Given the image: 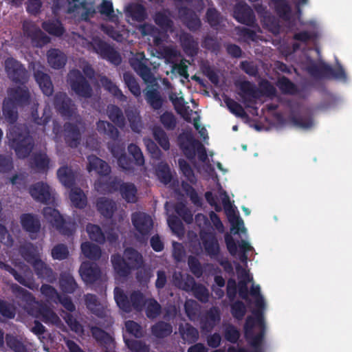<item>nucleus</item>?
Here are the masks:
<instances>
[{"mask_svg":"<svg viewBox=\"0 0 352 352\" xmlns=\"http://www.w3.org/2000/svg\"><path fill=\"white\" fill-rule=\"evenodd\" d=\"M107 148L112 155L117 159L118 166L127 175L134 174L135 166H142L144 164L143 153L140 148L135 144H130L127 148L128 152L133 157V160L126 155L124 144L109 142Z\"/></svg>","mask_w":352,"mask_h":352,"instance_id":"nucleus-1","label":"nucleus"},{"mask_svg":"<svg viewBox=\"0 0 352 352\" xmlns=\"http://www.w3.org/2000/svg\"><path fill=\"white\" fill-rule=\"evenodd\" d=\"M9 144L19 159L28 157L34 147V140L25 126H14L7 133Z\"/></svg>","mask_w":352,"mask_h":352,"instance_id":"nucleus-2","label":"nucleus"},{"mask_svg":"<svg viewBox=\"0 0 352 352\" xmlns=\"http://www.w3.org/2000/svg\"><path fill=\"white\" fill-rule=\"evenodd\" d=\"M235 85L239 89V94L244 102H251V99H258L261 96L274 97L276 95V89L267 80H263L259 82L260 89L256 85L249 80L237 81Z\"/></svg>","mask_w":352,"mask_h":352,"instance_id":"nucleus-3","label":"nucleus"},{"mask_svg":"<svg viewBox=\"0 0 352 352\" xmlns=\"http://www.w3.org/2000/svg\"><path fill=\"white\" fill-rule=\"evenodd\" d=\"M44 218L62 235L70 236L75 232V224L67 221L59 211L52 207H45L43 210Z\"/></svg>","mask_w":352,"mask_h":352,"instance_id":"nucleus-4","label":"nucleus"},{"mask_svg":"<svg viewBox=\"0 0 352 352\" xmlns=\"http://www.w3.org/2000/svg\"><path fill=\"white\" fill-rule=\"evenodd\" d=\"M67 82L76 96L84 98L91 97L92 87L80 70L77 69L70 70L67 74Z\"/></svg>","mask_w":352,"mask_h":352,"instance_id":"nucleus-5","label":"nucleus"},{"mask_svg":"<svg viewBox=\"0 0 352 352\" xmlns=\"http://www.w3.org/2000/svg\"><path fill=\"white\" fill-rule=\"evenodd\" d=\"M53 105L56 112L64 119L70 120L78 113L76 105L64 92H58L54 95Z\"/></svg>","mask_w":352,"mask_h":352,"instance_id":"nucleus-6","label":"nucleus"},{"mask_svg":"<svg viewBox=\"0 0 352 352\" xmlns=\"http://www.w3.org/2000/svg\"><path fill=\"white\" fill-rule=\"evenodd\" d=\"M5 70L8 77L14 82L23 85L28 81V71L19 60L9 57L5 60Z\"/></svg>","mask_w":352,"mask_h":352,"instance_id":"nucleus-7","label":"nucleus"},{"mask_svg":"<svg viewBox=\"0 0 352 352\" xmlns=\"http://www.w3.org/2000/svg\"><path fill=\"white\" fill-rule=\"evenodd\" d=\"M22 26L24 36L31 40L34 47H42L50 42V38L34 23L24 21Z\"/></svg>","mask_w":352,"mask_h":352,"instance_id":"nucleus-8","label":"nucleus"},{"mask_svg":"<svg viewBox=\"0 0 352 352\" xmlns=\"http://www.w3.org/2000/svg\"><path fill=\"white\" fill-rule=\"evenodd\" d=\"M201 142L195 138L191 130L180 133L177 137V144L188 160H193L196 156V147Z\"/></svg>","mask_w":352,"mask_h":352,"instance_id":"nucleus-9","label":"nucleus"},{"mask_svg":"<svg viewBox=\"0 0 352 352\" xmlns=\"http://www.w3.org/2000/svg\"><path fill=\"white\" fill-rule=\"evenodd\" d=\"M94 51L103 59H106L115 65H119L122 58L118 51L107 42L102 40H95L93 43Z\"/></svg>","mask_w":352,"mask_h":352,"instance_id":"nucleus-10","label":"nucleus"},{"mask_svg":"<svg viewBox=\"0 0 352 352\" xmlns=\"http://www.w3.org/2000/svg\"><path fill=\"white\" fill-rule=\"evenodd\" d=\"M131 221L135 229L142 236H148L153 228L151 217L142 212H135L131 215Z\"/></svg>","mask_w":352,"mask_h":352,"instance_id":"nucleus-11","label":"nucleus"},{"mask_svg":"<svg viewBox=\"0 0 352 352\" xmlns=\"http://www.w3.org/2000/svg\"><path fill=\"white\" fill-rule=\"evenodd\" d=\"M222 204L225 213L231 224V230L234 232V234H239L240 230H245L243 221L236 213L227 195H226L225 197L223 199Z\"/></svg>","mask_w":352,"mask_h":352,"instance_id":"nucleus-12","label":"nucleus"},{"mask_svg":"<svg viewBox=\"0 0 352 352\" xmlns=\"http://www.w3.org/2000/svg\"><path fill=\"white\" fill-rule=\"evenodd\" d=\"M8 97L5 98L19 107H25L30 103V95L26 87H16L8 91Z\"/></svg>","mask_w":352,"mask_h":352,"instance_id":"nucleus-13","label":"nucleus"},{"mask_svg":"<svg viewBox=\"0 0 352 352\" xmlns=\"http://www.w3.org/2000/svg\"><path fill=\"white\" fill-rule=\"evenodd\" d=\"M63 135L66 144L71 148H76L80 144L81 133L75 123L67 122L64 124Z\"/></svg>","mask_w":352,"mask_h":352,"instance_id":"nucleus-14","label":"nucleus"},{"mask_svg":"<svg viewBox=\"0 0 352 352\" xmlns=\"http://www.w3.org/2000/svg\"><path fill=\"white\" fill-rule=\"evenodd\" d=\"M234 17L241 23L252 26L256 18L252 9L246 3H238L234 8Z\"/></svg>","mask_w":352,"mask_h":352,"instance_id":"nucleus-15","label":"nucleus"},{"mask_svg":"<svg viewBox=\"0 0 352 352\" xmlns=\"http://www.w3.org/2000/svg\"><path fill=\"white\" fill-rule=\"evenodd\" d=\"M92 337L105 349L106 352H112L115 348L114 338L104 330L96 326L90 327Z\"/></svg>","mask_w":352,"mask_h":352,"instance_id":"nucleus-16","label":"nucleus"},{"mask_svg":"<svg viewBox=\"0 0 352 352\" xmlns=\"http://www.w3.org/2000/svg\"><path fill=\"white\" fill-rule=\"evenodd\" d=\"M200 239L206 254L211 258L219 255L220 248L214 233L211 232H201Z\"/></svg>","mask_w":352,"mask_h":352,"instance_id":"nucleus-17","label":"nucleus"},{"mask_svg":"<svg viewBox=\"0 0 352 352\" xmlns=\"http://www.w3.org/2000/svg\"><path fill=\"white\" fill-rule=\"evenodd\" d=\"M43 67L34 68V77L41 89L43 94L47 96H50L54 93V85L49 74L44 72Z\"/></svg>","mask_w":352,"mask_h":352,"instance_id":"nucleus-18","label":"nucleus"},{"mask_svg":"<svg viewBox=\"0 0 352 352\" xmlns=\"http://www.w3.org/2000/svg\"><path fill=\"white\" fill-rule=\"evenodd\" d=\"M29 193L35 201L43 204H47L51 199L50 186L43 182L30 186Z\"/></svg>","mask_w":352,"mask_h":352,"instance_id":"nucleus-19","label":"nucleus"},{"mask_svg":"<svg viewBox=\"0 0 352 352\" xmlns=\"http://www.w3.org/2000/svg\"><path fill=\"white\" fill-rule=\"evenodd\" d=\"M54 1V9L60 10L65 4H68L69 7L67 9L68 13H73L76 12L80 7L85 10V12L82 14V18L85 20H87L91 13H94V11H91L90 9L87 8V3L86 1H82L79 4L76 3L78 0H53Z\"/></svg>","mask_w":352,"mask_h":352,"instance_id":"nucleus-20","label":"nucleus"},{"mask_svg":"<svg viewBox=\"0 0 352 352\" xmlns=\"http://www.w3.org/2000/svg\"><path fill=\"white\" fill-rule=\"evenodd\" d=\"M82 279L86 283H94L101 276V271L95 263H83L79 270Z\"/></svg>","mask_w":352,"mask_h":352,"instance_id":"nucleus-21","label":"nucleus"},{"mask_svg":"<svg viewBox=\"0 0 352 352\" xmlns=\"http://www.w3.org/2000/svg\"><path fill=\"white\" fill-rule=\"evenodd\" d=\"M32 266L38 278L45 280L49 283H53L56 280V276L53 270L41 258Z\"/></svg>","mask_w":352,"mask_h":352,"instance_id":"nucleus-22","label":"nucleus"},{"mask_svg":"<svg viewBox=\"0 0 352 352\" xmlns=\"http://www.w3.org/2000/svg\"><path fill=\"white\" fill-rule=\"evenodd\" d=\"M20 221L23 230L30 234H37L41 230V221L36 215L31 213L21 214Z\"/></svg>","mask_w":352,"mask_h":352,"instance_id":"nucleus-23","label":"nucleus"},{"mask_svg":"<svg viewBox=\"0 0 352 352\" xmlns=\"http://www.w3.org/2000/svg\"><path fill=\"white\" fill-rule=\"evenodd\" d=\"M85 303L87 308L93 314L101 318L106 316V309L103 305L100 302L96 295L92 294H85Z\"/></svg>","mask_w":352,"mask_h":352,"instance_id":"nucleus-24","label":"nucleus"},{"mask_svg":"<svg viewBox=\"0 0 352 352\" xmlns=\"http://www.w3.org/2000/svg\"><path fill=\"white\" fill-rule=\"evenodd\" d=\"M111 263L116 274L120 277H127L133 270L125 258L119 254L111 256Z\"/></svg>","mask_w":352,"mask_h":352,"instance_id":"nucleus-25","label":"nucleus"},{"mask_svg":"<svg viewBox=\"0 0 352 352\" xmlns=\"http://www.w3.org/2000/svg\"><path fill=\"white\" fill-rule=\"evenodd\" d=\"M47 60L51 67L59 69L63 68L66 65L67 56L60 50L52 48L47 52Z\"/></svg>","mask_w":352,"mask_h":352,"instance_id":"nucleus-26","label":"nucleus"},{"mask_svg":"<svg viewBox=\"0 0 352 352\" xmlns=\"http://www.w3.org/2000/svg\"><path fill=\"white\" fill-rule=\"evenodd\" d=\"M89 164L87 170L89 172L95 170L100 175L107 176L111 173V167L104 160L96 155H89L88 157Z\"/></svg>","mask_w":352,"mask_h":352,"instance_id":"nucleus-27","label":"nucleus"},{"mask_svg":"<svg viewBox=\"0 0 352 352\" xmlns=\"http://www.w3.org/2000/svg\"><path fill=\"white\" fill-rule=\"evenodd\" d=\"M122 182H123L118 177H114L113 179H100L96 182L95 186L96 190L101 193H112L120 191V187Z\"/></svg>","mask_w":352,"mask_h":352,"instance_id":"nucleus-28","label":"nucleus"},{"mask_svg":"<svg viewBox=\"0 0 352 352\" xmlns=\"http://www.w3.org/2000/svg\"><path fill=\"white\" fill-rule=\"evenodd\" d=\"M57 177L65 187L67 188L74 187L76 176L72 168L67 166L60 167L57 170Z\"/></svg>","mask_w":352,"mask_h":352,"instance_id":"nucleus-29","label":"nucleus"},{"mask_svg":"<svg viewBox=\"0 0 352 352\" xmlns=\"http://www.w3.org/2000/svg\"><path fill=\"white\" fill-rule=\"evenodd\" d=\"M180 44L184 53L188 56H195L198 53V43L188 33L181 34Z\"/></svg>","mask_w":352,"mask_h":352,"instance_id":"nucleus-30","label":"nucleus"},{"mask_svg":"<svg viewBox=\"0 0 352 352\" xmlns=\"http://www.w3.org/2000/svg\"><path fill=\"white\" fill-rule=\"evenodd\" d=\"M42 28L50 35L61 36L65 32V29L58 19H49L43 21L41 24Z\"/></svg>","mask_w":352,"mask_h":352,"instance_id":"nucleus-31","label":"nucleus"},{"mask_svg":"<svg viewBox=\"0 0 352 352\" xmlns=\"http://www.w3.org/2000/svg\"><path fill=\"white\" fill-rule=\"evenodd\" d=\"M96 208L101 215L110 219L113 217L116 206L113 201L106 197H100L96 201Z\"/></svg>","mask_w":352,"mask_h":352,"instance_id":"nucleus-32","label":"nucleus"},{"mask_svg":"<svg viewBox=\"0 0 352 352\" xmlns=\"http://www.w3.org/2000/svg\"><path fill=\"white\" fill-rule=\"evenodd\" d=\"M307 70L311 76L316 78L329 79V72H331V67L324 63L316 64L312 62L307 66Z\"/></svg>","mask_w":352,"mask_h":352,"instance_id":"nucleus-33","label":"nucleus"},{"mask_svg":"<svg viewBox=\"0 0 352 352\" xmlns=\"http://www.w3.org/2000/svg\"><path fill=\"white\" fill-rule=\"evenodd\" d=\"M120 193L122 197L130 204H135L138 201V189L135 185L131 182H122L120 187Z\"/></svg>","mask_w":352,"mask_h":352,"instance_id":"nucleus-34","label":"nucleus"},{"mask_svg":"<svg viewBox=\"0 0 352 352\" xmlns=\"http://www.w3.org/2000/svg\"><path fill=\"white\" fill-rule=\"evenodd\" d=\"M131 66L145 82L151 83L155 80L150 67L142 61L136 59L131 63Z\"/></svg>","mask_w":352,"mask_h":352,"instance_id":"nucleus-35","label":"nucleus"},{"mask_svg":"<svg viewBox=\"0 0 352 352\" xmlns=\"http://www.w3.org/2000/svg\"><path fill=\"white\" fill-rule=\"evenodd\" d=\"M124 256L126 261L133 270H138L142 267L144 261L142 255L133 248H127L124 252Z\"/></svg>","mask_w":352,"mask_h":352,"instance_id":"nucleus-36","label":"nucleus"},{"mask_svg":"<svg viewBox=\"0 0 352 352\" xmlns=\"http://www.w3.org/2000/svg\"><path fill=\"white\" fill-rule=\"evenodd\" d=\"M96 129L99 133L107 135L110 139L116 140L120 132L111 122L100 120L96 122Z\"/></svg>","mask_w":352,"mask_h":352,"instance_id":"nucleus-37","label":"nucleus"},{"mask_svg":"<svg viewBox=\"0 0 352 352\" xmlns=\"http://www.w3.org/2000/svg\"><path fill=\"white\" fill-rule=\"evenodd\" d=\"M179 331L182 338L188 344L195 343L199 339L198 330L189 323L179 325Z\"/></svg>","mask_w":352,"mask_h":352,"instance_id":"nucleus-38","label":"nucleus"},{"mask_svg":"<svg viewBox=\"0 0 352 352\" xmlns=\"http://www.w3.org/2000/svg\"><path fill=\"white\" fill-rule=\"evenodd\" d=\"M100 83L102 87L111 93L113 96L121 102H126L127 100L126 96L123 94L122 90L114 84L111 79L108 77L103 76L100 79Z\"/></svg>","mask_w":352,"mask_h":352,"instance_id":"nucleus-39","label":"nucleus"},{"mask_svg":"<svg viewBox=\"0 0 352 352\" xmlns=\"http://www.w3.org/2000/svg\"><path fill=\"white\" fill-rule=\"evenodd\" d=\"M114 298L121 310L126 313H130L132 311L130 298L122 289L118 287L114 289Z\"/></svg>","mask_w":352,"mask_h":352,"instance_id":"nucleus-40","label":"nucleus"},{"mask_svg":"<svg viewBox=\"0 0 352 352\" xmlns=\"http://www.w3.org/2000/svg\"><path fill=\"white\" fill-rule=\"evenodd\" d=\"M32 167L35 168L38 173H46L49 168L50 159L47 154L37 153L32 158Z\"/></svg>","mask_w":352,"mask_h":352,"instance_id":"nucleus-41","label":"nucleus"},{"mask_svg":"<svg viewBox=\"0 0 352 352\" xmlns=\"http://www.w3.org/2000/svg\"><path fill=\"white\" fill-rule=\"evenodd\" d=\"M70 189L69 198L73 206L79 209L85 208L87 200L82 190L78 187H73Z\"/></svg>","mask_w":352,"mask_h":352,"instance_id":"nucleus-42","label":"nucleus"},{"mask_svg":"<svg viewBox=\"0 0 352 352\" xmlns=\"http://www.w3.org/2000/svg\"><path fill=\"white\" fill-rule=\"evenodd\" d=\"M172 332V325L162 320L157 322L151 327L152 334L157 338H164L170 336Z\"/></svg>","mask_w":352,"mask_h":352,"instance_id":"nucleus-43","label":"nucleus"},{"mask_svg":"<svg viewBox=\"0 0 352 352\" xmlns=\"http://www.w3.org/2000/svg\"><path fill=\"white\" fill-rule=\"evenodd\" d=\"M278 16L285 21H289L292 17V8L287 0H280L273 4Z\"/></svg>","mask_w":352,"mask_h":352,"instance_id":"nucleus-44","label":"nucleus"},{"mask_svg":"<svg viewBox=\"0 0 352 352\" xmlns=\"http://www.w3.org/2000/svg\"><path fill=\"white\" fill-rule=\"evenodd\" d=\"M107 115L110 120L119 127L125 124V118L122 110L115 104H110L107 107Z\"/></svg>","mask_w":352,"mask_h":352,"instance_id":"nucleus-45","label":"nucleus"},{"mask_svg":"<svg viewBox=\"0 0 352 352\" xmlns=\"http://www.w3.org/2000/svg\"><path fill=\"white\" fill-rule=\"evenodd\" d=\"M81 251L85 257L92 261H98L101 256L100 248L88 241L81 244Z\"/></svg>","mask_w":352,"mask_h":352,"instance_id":"nucleus-46","label":"nucleus"},{"mask_svg":"<svg viewBox=\"0 0 352 352\" xmlns=\"http://www.w3.org/2000/svg\"><path fill=\"white\" fill-rule=\"evenodd\" d=\"M7 346L14 352H28L27 346L21 338L11 333H7L5 337Z\"/></svg>","mask_w":352,"mask_h":352,"instance_id":"nucleus-47","label":"nucleus"},{"mask_svg":"<svg viewBox=\"0 0 352 352\" xmlns=\"http://www.w3.org/2000/svg\"><path fill=\"white\" fill-rule=\"evenodd\" d=\"M146 102L154 110H159L162 107L163 99L156 89H150L145 93Z\"/></svg>","mask_w":352,"mask_h":352,"instance_id":"nucleus-48","label":"nucleus"},{"mask_svg":"<svg viewBox=\"0 0 352 352\" xmlns=\"http://www.w3.org/2000/svg\"><path fill=\"white\" fill-rule=\"evenodd\" d=\"M19 107L4 99L3 103V115L6 120L10 124H14L18 120Z\"/></svg>","mask_w":352,"mask_h":352,"instance_id":"nucleus-49","label":"nucleus"},{"mask_svg":"<svg viewBox=\"0 0 352 352\" xmlns=\"http://www.w3.org/2000/svg\"><path fill=\"white\" fill-rule=\"evenodd\" d=\"M153 136L158 144L164 150L170 148V142L166 133L160 126H154L152 129Z\"/></svg>","mask_w":352,"mask_h":352,"instance_id":"nucleus-50","label":"nucleus"},{"mask_svg":"<svg viewBox=\"0 0 352 352\" xmlns=\"http://www.w3.org/2000/svg\"><path fill=\"white\" fill-rule=\"evenodd\" d=\"M59 282L60 289L65 293L73 294L78 287L74 278L70 274H62Z\"/></svg>","mask_w":352,"mask_h":352,"instance_id":"nucleus-51","label":"nucleus"},{"mask_svg":"<svg viewBox=\"0 0 352 352\" xmlns=\"http://www.w3.org/2000/svg\"><path fill=\"white\" fill-rule=\"evenodd\" d=\"M86 231L91 241L99 244H103L105 242L104 234L99 226L88 223L86 226Z\"/></svg>","mask_w":352,"mask_h":352,"instance_id":"nucleus-52","label":"nucleus"},{"mask_svg":"<svg viewBox=\"0 0 352 352\" xmlns=\"http://www.w3.org/2000/svg\"><path fill=\"white\" fill-rule=\"evenodd\" d=\"M276 85L283 94H294L297 91L296 85L285 76L279 77Z\"/></svg>","mask_w":352,"mask_h":352,"instance_id":"nucleus-53","label":"nucleus"},{"mask_svg":"<svg viewBox=\"0 0 352 352\" xmlns=\"http://www.w3.org/2000/svg\"><path fill=\"white\" fill-rule=\"evenodd\" d=\"M123 79L126 86L128 87L131 93L136 97L140 96L141 94V89L134 76L130 72H124L123 74Z\"/></svg>","mask_w":352,"mask_h":352,"instance_id":"nucleus-54","label":"nucleus"},{"mask_svg":"<svg viewBox=\"0 0 352 352\" xmlns=\"http://www.w3.org/2000/svg\"><path fill=\"white\" fill-rule=\"evenodd\" d=\"M220 320L219 311L217 309H210L206 316V319L201 321L202 329H212L217 322Z\"/></svg>","mask_w":352,"mask_h":352,"instance_id":"nucleus-55","label":"nucleus"},{"mask_svg":"<svg viewBox=\"0 0 352 352\" xmlns=\"http://www.w3.org/2000/svg\"><path fill=\"white\" fill-rule=\"evenodd\" d=\"M224 102L229 111L236 116L243 118L247 116V113L243 107L234 99L226 97L224 99Z\"/></svg>","mask_w":352,"mask_h":352,"instance_id":"nucleus-56","label":"nucleus"},{"mask_svg":"<svg viewBox=\"0 0 352 352\" xmlns=\"http://www.w3.org/2000/svg\"><path fill=\"white\" fill-rule=\"evenodd\" d=\"M146 305V315L150 319L156 318L161 313L162 307L159 302L154 298H150L147 300Z\"/></svg>","mask_w":352,"mask_h":352,"instance_id":"nucleus-57","label":"nucleus"},{"mask_svg":"<svg viewBox=\"0 0 352 352\" xmlns=\"http://www.w3.org/2000/svg\"><path fill=\"white\" fill-rule=\"evenodd\" d=\"M39 312L42 321L46 324L58 325L60 322L58 316L48 307L42 308Z\"/></svg>","mask_w":352,"mask_h":352,"instance_id":"nucleus-58","label":"nucleus"},{"mask_svg":"<svg viewBox=\"0 0 352 352\" xmlns=\"http://www.w3.org/2000/svg\"><path fill=\"white\" fill-rule=\"evenodd\" d=\"M176 213L183 219L187 224H190L193 221V214L190 210L183 202H178L175 207Z\"/></svg>","mask_w":352,"mask_h":352,"instance_id":"nucleus-59","label":"nucleus"},{"mask_svg":"<svg viewBox=\"0 0 352 352\" xmlns=\"http://www.w3.org/2000/svg\"><path fill=\"white\" fill-rule=\"evenodd\" d=\"M178 164L180 170L186 179L192 184H196L197 178L190 165L184 159H179Z\"/></svg>","mask_w":352,"mask_h":352,"instance_id":"nucleus-60","label":"nucleus"},{"mask_svg":"<svg viewBox=\"0 0 352 352\" xmlns=\"http://www.w3.org/2000/svg\"><path fill=\"white\" fill-rule=\"evenodd\" d=\"M243 278L240 280L238 283V285H237L238 292H239V296L242 299L248 301V300H249V298H248L249 291H248V284L250 281H251L252 280V278H250L249 274L246 272L245 270H243Z\"/></svg>","mask_w":352,"mask_h":352,"instance_id":"nucleus-61","label":"nucleus"},{"mask_svg":"<svg viewBox=\"0 0 352 352\" xmlns=\"http://www.w3.org/2000/svg\"><path fill=\"white\" fill-rule=\"evenodd\" d=\"M19 252L24 260L31 265L40 258L35 254L34 250L31 244L21 247Z\"/></svg>","mask_w":352,"mask_h":352,"instance_id":"nucleus-62","label":"nucleus"},{"mask_svg":"<svg viewBox=\"0 0 352 352\" xmlns=\"http://www.w3.org/2000/svg\"><path fill=\"white\" fill-rule=\"evenodd\" d=\"M246 307L241 300H236L230 305V312L233 318L242 320L246 314Z\"/></svg>","mask_w":352,"mask_h":352,"instance_id":"nucleus-63","label":"nucleus"},{"mask_svg":"<svg viewBox=\"0 0 352 352\" xmlns=\"http://www.w3.org/2000/svg\"><path fill=\"white\" fill-rule=\"evenodd\" d=\"M125 344L131 352H150L149 346L141 340H125Z\"/></svg>","mask_w":352,"mask_h":352,"instance_id":"nucleus-64","label":"nucleus"}]
</instances>
